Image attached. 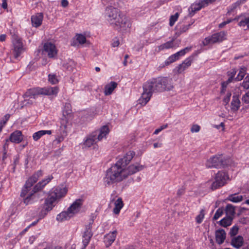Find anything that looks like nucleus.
I'll return each mask as SVG.
<instances>
[{
	"instance_id": "1",
	"label": "nucleus",
	"mask_w": 249,
	"mask_h": 249,
	"mask_svg": "<svg viewBox=\"0 0 249 249\" xmlns=\"http://www.w3.org/2000/svg\"><path fill=\"white\" fill-rule=\"evenodd\" d=\"M143 168L142 165L138 163L124 168L123 166L121 165L119 162H117L107 171L104 181L108 185L121 182L129 176L142 170Z\"/></svg>"
},
{
	"instance_id": "2",
	"label": "nucleus",
	"mask_w": 249,
	"mask_h": 249,
	"mask_svg": "<svg viewBox=\"0 0 249 249\" xmlns=\"http://www.w3.org/2000/svg\"><path fill=\"white\" fill-rule=\"evenodd\" d=\"M106 15L108 17V21L117 30L124 31L131 26L129 18L115 8L112 6L107 7Z\"/></svg>"
},
{
	"instance_id": "3",
	"label": "nucleus",
	"mask_w": 249,
	"mask_h": 249,
	"mask_svg": "<svg viewBox=\"0 0 249 249\" xmlns=\"http://www.w3.org/2000/svg\"><path fill=\"white\" fill-rule=\"evenodd\" d=\"M67 193L65 187H57L50 192L49 196L46 199L43 207L40 213V216L44 217L54 206V203H57L60 199L64 197Z\"/></svg>"
},
{
	"instance_id": "4",
	"label": "nucleus",
	"mask_w": 249,
	"mask_h": 249,
	"mask_svg": "<svg viewBox=\"0 0 249 249\" xmlns=\"http://www.w3.org/2000/svg\"><path fill=\"white\" fill-rule=\"evenodd\" d=\"M143 91L138 101L139 104L144 106L149 101L153 92H162L159 77L153 78L146 82L143 86Z\"/></svg>"
},
{
	"instance_id": "5",
	"label": "nucleus",
	"mask_w": 249,
	"mask_h": 249,
	"mask_svg": "<svg viewBox=\"0 0 249 249\" xmlns=\"http://www.w3.org/2000/svg\"><path fill=\"white\" fill-rule=\"evenodd\" d=\"M229 163V159L225 158L222 155H216L207 160L206 166L208 168H219L224 167Z\"/></svg>"
},
{
	"instance_id": "6",
	"label": "nucleus",
	"mask_w": 249,
	"mask_h": 249,
	"mask_svg": "<svg viewBox=\"0 0 249 249\" xmlns=\"http://www.w3.org/2000/svg\"><path fill=\"white\" fill-rule=\"evenodd\" d=\"M228 179V175L226 172L219 171L215 175L214 181L212 183L210 188L212 190H214L223 186L227 183Z\"/></svg>"
},
{
	"instance_id": "7",
	"label": "nucleus",
	"mask_w": 249,
	"mask_h": 249,
	"mask_svg": "<svg viewBox=\"0 0 249 249\" xmlns=\"http://www.w3.org/2000/svg\"><path fill=\"white\" fill-rule=\"evenodd\" d=\"M227 33L222 31L212 35L211 36L206 37L202 41L203 45L207 46L223 41L226 39Z\"/></svg>"
},
{
	"instance_id": "8",
	"label": "nucleus",
	"mask_w": 249,
	"mask_h": 249,
	"mask_svg": "<svg viewBox=\"0 0 249 249\" xmlns=\"http://www.w3.org/2000/svg\"><path fill=\"white\" fill-rule=\"evenodd\" d=\"M42 176V171L41 170H39L28 178L21 191L20 194L21 196L24 197L27 195L28 192L30 190L31 187L37 181L39 178Z\"/></svg>"
},
{
	"instance_id": "9",
	"label": "nucleus",
	"mask_w": 249,
	"mask_h": 249,
	"mask_svg": "<svg viewBox=\"0 0 249 249\" xmlns=\"http://www.w3.org/2000/svg\"><path fill=\"white\" fill-rule=\"evenodd\" d=\"M36 88H33L28 89L23 95L24 100L22 102L21 107L28 105H33L34 100L39 95L38 93L35 91Z\"/></svg>"
},
{
	"instance_id": "10",
	"label": "nucleus",
	"mask_w": 249,
	"mask_h": 249,
	"mask_svg": "<svg viewBox=\"0 0 249 249\" xmlns=\"http://www.w3.org/2000/svg\"><path fill=\"white\" fill-rule=\"evenodd\" d=\"M42 54L47 55L50 58H54L57 54V50L55 45L50 42H47L43 45L41 50Z\"/></svg>"
},
{
	"instance_id": "11",
	"label": "nucleus",
	"mask_w": 249,
	"mask_h": 249,
	"mask_svg": "<svg viewBox=\"0 0 249 249\" xmlns=\"http://www.w3.org/2000/svg\"><path fill=\"white\" fill-rule=\"evenodd\" d=\"M36 90H35L36 93H38L39 95H54L56 96L57 94L59 88L58 87H48L43 88H36Z\"/></svg>"
},
{
	"instance_id": "12",
	"label": "nucleus",
	"mask_w": 249,
	"mask_h": 249,
	"mask_svg": "<svg viewBox=\"0 0 249 249\" xmlns=\"http://www.w3.org/2000/svg\"><path fill=\"white\" fill-rule=\"evenodd\" d=\"M13 42L14 56L15 58H18L24 50L23 44L21 39L18 37H15Z\"/></svg>"
},
{
	"instance_id": "13",
	"label": "nucleus",
	"mask_w": 249,
	"mask_h": 249,
	"mask_svg": "<svg viewBox=\"0 0 249 249\" xmlns=\"http://www.w3.org/2000/svg\"><path fill=\"white\" fill-rule=\"evenodd\" d=\"M159 77L162 88V91L166 90H170L173 89L174 86L172 78L166 77Z\"/></svg>"
},
{
	"instance_id": "14",
	"label": "nucleus",
	"mask_w": 249,
	"mask_h": 249,
	"mask_svg": "<svg viewBox=\"0 0 249 249\" xmlns=\"http://www.w3.org/2000/svg\"><path fill=\"white\" fill-rule=\"evenodd\" d=\"M118 231L117 230H114L112 231L109 232L108 233L106 234L104 236V242L107 248L109 247L115 241Z\"/></svg>"
},
{
	"instance_id": "15",
	"label": "nucleus",
	"mask_w": 249,
	"mask_h": 249,
	"mask_svg": "<svg viewBox=\"0 0 249 249\" xmlns=\"http://www.w3.org/2000/svg\"><path fill=\"white\" fill-rule=\"evenodd\" d=\"M83 200L82 199H76L68 209L72 216L79 212L83 204Z\"/></svg>"
},
{
	"instance_id": "16",
	"label": "nucleus",
	"mask_w": 249,
	"mask_h": 249,
	"mask_svg": "<svg viewBox=\"0 0 249 249\" xmlns=\"http://www.w3.org/2000/svg\"><path fill=\"white\" fill-rule=\"evenodd\" d=\"M92 235L91 226L89 225L86 227L85 231L82 235V243L83 244L82 249H85L88 245Z\"/></svg>"
},
{
	"instance_id": "17",
	"label": "nucleus",
	"mask_w": 249,
	"mask_h": 249,
	"mask_svg": "<svg viewBox=\"0 0 249 249\" xmlns=\"http://www.w3.org/2000/svg\"><path fill=\"white\" fill-rule=\"evenodd\" d=\"M53 178V177L51 176H48L46 178L43 179L41 181L36 184L33 188V191L35 193L38 191L41 190Z\"/></svg>"
},
{
	"instance_id": "18",
	"label": "nucleus",
	"mask_w": 249,
	"mask_h": 249,
	"mask_svg": "<svg viewBox=\"0 0 249 249\" xmlns=\"http://www.w3.org/2000/svg\"><path fill=\"white\" fill-rule=\"evenodd\" d=\"M216 242L219 244H222L226 238V233L224 230L220 229L215 231Z\"/></svg>"
},
{
	"instance_id": "19",
	"label": "nucleus",
	"mask_w": 249,
	"mask_h": 249,
	"mask_svg": "<svg viewBox=\"0 0 249 249\" xmlns=\"http://www.w3.org/2000/svg\"><path fill=\"white\" fill-rule=\"evenodd\" d=\"M193 60V57L190 56L186 58L181 64L179 65L177 68L178 73H181L189 66H190L192 63Z\"/></svg>"
},
{
	"instance_id": "20",
	"label": "nucleus",
	"mask_w": 249,
	"mask_h": 249,
	"mask_svg": "<svg viewBox=\"0 0 249 249\" xmlns=\"http://www.w3.org/2000/svg\"><path fill=\"white\" fill-rule=\"evenodd\" d=\"M134 156V153L132 151L127 152L126 155L122 159H121L117 162H119L121 166H123L124 168H127V165L131 161Z\"/></svg>"
},
{
	"instance_id": "21",
	"label": "nucleus",
	"mask_w": 249,
	"mask_h": 249,
	"mask_svg": "<svg viewBox=\"0 0 249 249\" xmlns=\"http://www.w3.org/2000/svg\"><path fill=\"white\" fill-rule=\"evenodd\" d=\"M23 139V136L20 131L17 130L11 134L9 140L16 143L20 142Z\"/></svg>"
},
{
	"instance_id": "22",
	"label": "nucleus",
	"mask_w": 249,
	"mask_h": 249,
	"mask_svg": "<svg viewBox=\"0 0 249 249\" xmlns=\"http://www.w3.org/2000/svg\"><path fill=\"white\" fill-rule=\"evenodd\" d=\"M43 18V15L42 13H37L34 15L31 18L32 24L36 27H39L41 25Z\"/></svg>"
},
{
	"instance_id": "23",
	"label": "nucleus",
	"mask_w": 249,
	"mask_h": 249,
	"mask_svg": "<svg viewBox=\"0 0 249 249\" xmlns=\"http://www.w3.org/2000/svg\"><path fill=\"white\" fill-rule=\"evenodd\" d=\"M109 130L107 126L104 125L102 126L97 132L96 138L98 141H101L109 133Z\"/></svg>"
},
{
	"instance_id": "24",
	"label": "nucleus",
	"mask_w": 249,
	"mask_h": 249,
	"mask_svg": "<svg viewBox=\"0 0 249 249\" xmlns=\"http://www.w3.org/2000/svg\"><path fill=\"white\" fill-rule=\"evenodd\" d=\"M117 83L115 82L112 81L110 83L106 85L104 89V94L105 95H110L113 91L116 88Z\"/></svg>"
},
{
	"instance_id": "25",
	"label": "nucleus",
	"mask_w": 249,
	"mask_h": 249,
	"mask_svg": "<svg viewBox=\"0 0 249 249\" xmlns=\"http://www.w3.org/2000/svg\"><path fill=\"white\" fill-rule=\"evenodd\" d=\"M97 132L93 133L92 135L89 136L85 140L84 145L87 147H89L94 143L96 142Z\"/></svg>"
},
{
	"instance_id": "26",
	"label": "nucleus",
	"mask_w": 249,
	"mask_h": 249,
	"mask_svg": "<svg viewBox=\"0 0 249 249\" xmlns=\"http://www.w3.org/2000/svg\"><path fill=\"white\" fill-rule=\"evenodd\" d=\"M238 24L240 27H243L245 30H249V14H244L243 18Z\"/></svg>"
},
{
	"instance_id": "27",
	"label": "nucleus",
	"mask_w": 249,
	"mask_h": 249,
	"mask_svg": "<svg viewBox=\"0 0 249 249\" xmlns=\"http://www.w3.org/2000/svg\"><path fill=\"white\" fill-rule=\"evenodd\" d=\"M72 217L73 216L68 210H67V211L62 212L60 214H58L56 217V219L58 221L62 222L68 220Z\"/></svg>"
},
{
	"instance_id": "28",
	"label": "nucleus",
	"mask_w": 249,
	"mask_h": 249,
	"mask_svg": "<svg viewBox=\"0 0 249 249\" xmlns=\"http://www.w3.org/2000/svg\"><path fill=\"white\" fill-rule=\"evenodd\" d=\"M244 242L243 238L241 236H238L234 237L231 240V245L234 248L239 249L242 246Z\"/></svg>"
},
{
	"instance_id": "29",
	"label": "nucleus",
	"mask_w": 249,
	"mask_h": 249,
	"mask_svg": "<svg viewBox=\"0 0 249 249\" xmlns=\"http://www.w3.org/2000/svg\"><path fill=\"white\" fill-rule=\"evenodd\" d=\"M240 101L238 97L237 96H233L231 102V110L233 112L237 111L240 107Z\"/></svg>"
},
{
	"instance_id": "30",
	"label": "nucleus",
	"mask_w": 249,
	"mask_h": 249,
	"mask_svg": "<svg viewBox=\"0 0 249 249\" xmlns=\"http://www.w3.org/2000/svg\"><path fill=\"white\" fill-rule=\"evenodd\" d=\"M115 207L113 209V212L115 214L119 213L121 209L124 206V203L121 198H118L115 202Z\"/></svg>"
},
{
	"instance_id": "31",
	"label": "nucleus",
	"mask_w": 249,
	"mask_h": 249,
	"mask_svg": "<svg viewBox=\"0 0 249 249\" xmlns=\"http://www.w3.org/2000/svg\"><path fill=\"white\" fill-rule=\"evenodd\" d=\"M51 134L52 131L51 130H40L35 133L33 135V138L34 141H37L42 136L46 134L51 135Z\"/></svg>"
},
{
	"instance_id": "32",
	"label": "nucleus",
	"mask_w": 249,
	"mask_h": 249,
	"mask_svg": "<svg viewBox=\"0 0 249 249\" xmlns=\"http://www.w3.org/2000/svg\"><path fill=\"white\" fill-rule=\"evenodd\" d=\"M174 47V40L168 41L158 46L159 51H162L164 49H169Z\"/></svg>"
},
{
	"instance_id": "33",
	"label": "nucleus",
	"mask_w": 249,
	"mask_h": 249,
	"mask_svg": "<svg viewBox=\"0 0 249 249\" xmlns=\"http://www.w3.org/2000/svg\"><path fill=\"white\" fill-rule=\"evenodd\" d=\"M225 213L226 216L233 217L235 213L234 207L231 204H228L225 208Z\"/></svg>"
},
{
	"instance_id": "34",
	"label": "nucleus",
	"mask_w": 249,
	"mask_h": 249,
	"mask_svg": "<svg viewBox=\"0 0 249 249\" xmlns=\"http://www.w3.org/2000/svg\"><path fill=\"white\" fill-rule=\"evenodd\" d=\"M233 217L226 216L219 221L220 225L224 227H227L231 224Z\"/></svg>"
},
{
	"instance_id": "35",
	"label": "nucleus",
	"mask_w": 249,
	"mask_h": 249,
	"mask_svg": "<svg viewBox=\"0 0 249 249\" xmlns=\"http://www.w3.org/2000/svg\"><path fill=\"white\" fill-rule=\"evenodd\" d=\"M243 196L241 195L237 196L236 194L231 195L229 196L228 199L234 203H238L242 201Z\"/></svg>"
},
{
	"instance_id": "36",
	"label": "nucleus",
	"mask_w": 249,
	"mask_h": 249,
	"mask_svg": "<svg viewBox=\"0 0 249 249\" xmlns=\"http://www.w3.org/2000/svg\"><path fill=\"white\" fill-rule=\"evenodd\" d=\"M49 81L52 84H56L58 83L59 80L56 74L52 73L48 75Z\"/></svg>"
},
{
	"instance_id": "37",
	"label": "nucleus",
	"mask_w": 249,
	"mask_h": 249,
	"mask_svg": "<svg viewBox=\"0 0 249 249\" xmlns=\"http://www.w3.org/2000/svg\"><path fill=\"white\" fill-rule=\"evenodd\" d=\"M241 87H242L245 89H249V74L247 75L245 78L243 79V81L240 84Z\"/></svg>"
},
{
	"instance_id": "38",
	"label": "nucleus",
	"mask_w": 249,
	"mask_h": 249,
	"mask_svg": "<svg viewBox=\"0 0 249 249\" xmlns=\"http://www.w3.org/2000/svg\"><path fill=\"white\" fill-rule=\"evenodd\" d=\"M205 7L204 6H202L201 4V1L198 3L193 4L191 5L190 9L192 11L196 12L199 11L201 8Z\"/></svg>"
},
{
	"instance_id": "39",
	"label": "nucleus",
	"mask_w": 249,
	"mask_h": 249,
	"mask_svg": "<svg viewBox=\"0 0 249 249\" xmlns=\"http://www.w3.org/2000/svg\"><path fill=\"white\" fill-rule=\"evenodd\" d=\"M244 1V0H240L239 1H238L235 3H233L228 10L227 14L229 15L232 11H233L235 8H236V7L238 6L241 3L243 2Z\"/></svg>"
},
{
	"instance_id": "40",
	"label": "nucleus",
	"mask_w": 249,
	"mask_h": 249,
	"mask_svg": "<svg viewBox=\"0 0 249 249\" xmlns=\"http://www.w3.org/2000/svg\"><path fill=\"white\" fill-rule=\"evenodd\" d=\"M76 40L80 44H84L86 42V38L85 36L81 34H78L76 36Z\"/></svg>"
},
{
	"instance_id": "41",
	"label": "nucleus",
	"mask_w": 249,
	"mask_h": 249,
	"mask_svg": "<svg viewBox=\"0 0 249 249\" xmlns=\"http://www.w3.org/2000/svg\"><path fill=\"white\" fill-rule=\"evenodd\" d=\"M178 58L176 56L175 54L171 55L167 60V61H165V63L166 65H168L170 64L175 62L177 60H178Z\"/></svg>"
},
{
	"instance_id": "42",
	"label": "nucleus",
	"mask_w": 249,
	"mask_h": 249,
	"mask_svg": "<svg viewBox=\"0 0 249 249\" xmlns=\"http://www.w3.org/2000/svg\"><path fill=\"white\" fill-rule=\"evenodd\" d=\"M179 16L178 13H176L174 15H172L170 18L169 24L171 26H172L175 24V22L177 21Z\"/></svg>"
},
{
	"instance_id": "43",
	"label": "nucleus",
	"mask_w": 249,
	"mask_h": 249,
	"mask_svg": "<svg viewBox=\"0 0 249 249\" xmlns=\"http://www.w3.org/2000/svg\"><path fill=\"white\" fill-rule=\"evenodd\" d=\"M204 217V212L202 210L200 212L199 214L196 217V219L197 223L200 224L202 222Z\"/></svg>"
},
{
	"instance_id": "44",
	"label": "nucleus",
	"mask_w": 249,
	"mask_h": 249,
	"mask_svg": "<svg viewBox=\"0 0 249 249\" xmlns=\"http://www.w3.org/2000/svg\"><path fill=\"white\" fill-rule=\"evenodd\" d=\"M223 213V210L222 209L219 208L215 213L213 219L214 220L218 219Z\"/></svg>"
},
{
	"instance_id": "45",
	"label": "nucleus",
	"mask_w": 249,
	"mask_h": 249,
	"mask_svg": "<svg viewBox=\"0 0 249 249\" xmlns=\"http://www.w3.org/2000/svg\"><path fill=\"white\" fill-rule=\"evenodd\" d=\"M239 228L237 226H234L230 230V234L231 236H235L238 233Z\"/></svg>"
},
{
	"instance_id": "46",
	"label": "nucleus",
	"mask_w": 249,
	"mask_h": 249,
	"mask_svg": "<svg viewBox=\"0 0 249 249\" xmlns=\"http://www.w3.org/2000/svg\"><path fill=\"white\" fill-rule=\"evenodd\" d=\"M200 129V127L198 124H193L191 128L192 133L198 132Z\"/></svg>"
},
{
	"instance_id": "47",
	"label": "nucleus",
	"mask_w": 249,
	"mask_h": 249,
	"mask_svg": "<svg viewBox=\"0 0 249 249\" xmlns=\"http://www.w3.org/2000/svg\"><path fill=\"white\" fill-rule=\"evenodd\" d=\"M242 100L246 104L249 103V91L243 96Z\"/></svg>"
},
{
	"instance_id": "48",
	"label": "nucleus",
	"mask_w": 249,
	"mask_h": 249,
	"mask_svg": "<svg viewBox=\"0 0 249 249\" xmlns=\"http://www.w3.org/2000/svg\"><path fill=\"white\" fill-rule=\"evenodd\" d=\"M245 76V72L242 71H240L237 76L235 78V80L236 81H241V80H242L243 79V77H244Z\"/></svg>"
},
{
	"instance_id": "49",
	"label": "nucleus",
	"mask_w": 249,
	"mask_h": 249,
	"mask_svg": "<svg viewBox=\"0 0 249 249\" xmlns=\"http://www.w3.org/2000/svg\"><path fill=\"white\" fill-rule=\"evenodd\" d=\"M216 0H203L201 1V4L202 6H206L209 4L212 3Z\"/></svg>"
},
{
	"instance_id": "50",
	"label": "nucleus",
	"mask_w": 249,
	"mask_h": 249,
	"mask_svg": "<svg viewBox=\"0 0 249 249\" xmlns=\"http://www.w3.org/2000/svg\"><path fill=\"white\" fill-rule=\"evenodd\" d=\"M167 126H168L167 124H166L161 126L160 128H159L155 130L154 134H158L161 130L166 128L167 127Z\"/></svg>"
},
{
	"instance_id": "51",
	"label": "nucleus",
	"mask_w": 249,
	"mask_h": 249,
	"mask_svg": "<svg viewBox=\"0 0 249 249\" xmlns=\"http://www.w3.org/2000/svg\"><path fill=\"white\" fill-rule=\"evenodd\" d=\"M231 95V94L230 92H228L226 94L225 97L224 98L223 101L224 103H226V104H227L229 103Z\"/></svg>"
},
{
	"instance_id": "52",
	"label": "nucleus",
	"mask_w": 249,
	"mask_h": 249,
	"mask_svg": "<svg viewBox=\"0 0 249 249\" xmlns=\"http://www.w3.org/2000/svg\"><path fill=\"white\" fill-rule=\"evenodd\" d=\"M190 26V24L183 25L182 26V27L180 28V32L183 33V32H186V31H187L188 30Z\"/></svg>"
},
{
	"instance_id": "53",
	"label": "nucleus",
	"mask_w": 249,
	"mask_h": 249,
	"mask_svg": "<svg viewBox=\"0 0 249 249\" xmlns=\"http://www.w3.org/2000/svg\"><path fill=\"white\" fill-rule=\"evenodd\" d=\"M2 4H1V7L4 9H6L7 8V0H2Z\"/></svg>"
},
{
	"instance_id": "54",
	"label": "nucleus",
	"mask_w": 249,
	"mask_h": 249,
	"mask_svg": "<svg viewBox=\"0 0 249 249\" xmlns=\"http://www.w3.org/2000/svg\"><path fill=\"white\" fill-rule=\"evenodd\" d=\"M228 82H226V83L224 82V83H222V89H221V93H224L226 88V86L228 84Z\"/></svg>"
},
{
	"instance_id": "55",
	"label": "nucleus",
	"mask_w": 249,
	"mask_h": 249,
	"mask_svg": "<svg viewBox=\"0 0 249 249\" xmlns=\"http://www.w3.org/2000/svg\"><path fill=\"white\" fill-rule=\"evenodd\" d=\"M176 56L179 59V56L184 55V51H182V50L177 52V53H175Z\"/></svg>"
},
{
	"instance_id": "56",
	"label": "nucleus",
	"mask_w": 249,
	"mask_h": 249,
	"mask_svg": "<svg viewBox=\"0 0 249 249\" xmlns=\"http://www.w3.org/2000/svg\"><path fill=\"white\" fill-rule=\"evenodd\" d=\"M214 127L216 128L217 129H220V127L222 128V130H224V124L223 123H221L219 125H214Z\"/></svg>"
},
{
	"instance_id": "57",
	"label": "nucleus",
	"mask_w": 249,
	"mask_h": 249,
	"mask_svg": "<svg viewBox=\"0 0 249 249\" xmlns=\"http://www.w3.org/2000/svg\"><path fill=\"white\" fill-rule=\"evenodd\" d=\"M33 194H31V195H30L29 196H27L24 200V203H25L26 204H28L29 203V201L31 199V196H32Z\"/></svg>"
},
{
	"instance_id": "58",
	"label": "nucleus",
	"mask_w": 249,
	"mask_h": 249,
	"mask_svg": "<svg viewBox=\"0 0 249 249\" xmlns=\"http://www.w3.org/2000/svg\"><path fill=\"white\" fill-rule=\"evenodd\" d=\"M61 5L63 7H66L68 5V1L67 0H62Z\"/></svg>"
},
{
	"instance_id": "59",
	"label": "nucleus",
	"mask_w": 249,
	"mask_h": 249,
	"mask_svg": "<svg viewBox=\"0 0 249 249\" xmlns=\"http://www.w3.org/2000/svg\"><path fill=\"white\" fill-rule=\"evenodd\" d=\"M243 16H244V14H241V15L238 16V17H236L235 18H234V19H232V20H241L242 18H243Z\"/></svg>"
},
{
	"instance_id": "60",
	"label": "nucleus",
	"mask_w": 249,
	"mask_h": 249,
	"mask_svg": "<svg viewBox=\"0 0 249 249\" xmlns=\"http://www.w3.org/2000/svg\"><path fill=\"white\" fill-rule=\"evenodd\" d=\"M6 36L5 34L1 35L0 36V41H4L5 40Z\"/></svg>"
},
{
	"instance_id": "61",
	"label": "nucleus",
	"mask_w": 249,
	"mask_h": 249,
	"mask_svg": "<svg viewBox=\"0 0 249 249\" xmlns=\"http://www.w3.org/2000/svg\"><path fill=\"white\" fill-rule=\"evenodd\" d=\"M192 47H186L185 48L181 50L182 51H184V54H185L187 52H189L191 50Z\"/></svg>"
},
{
	"instance_id": "62",
	"label": "nucleus",
	"mask_w": 249,
	"mask_h": 249,
	"mask_svg": "<svg viewBox=\"0 0 249 249\" xmlns=\"http://www.w3.org/2000/svg\"><path fill=\"white\" fill-rule=\"evenodd\" d=\"M119 45V41L118 40L114 41V42L112 43V46L113 47H117Z\"/></svg>"
},
{
	"instance_id": "63",
	"label": "nucleus",
	"mask_w": 249,
	"mask_h": 249,
	"mask_svg": "<svg viewBox=\"0 0 249 249\" xmlns=\"http://www.w3.org/2000/svg\"><path fill=\"white\" fill-rule=\"evenodd\" d=\"M184 191L183 189H180L178 192V195L179 196H180V195H182L184 193Z\"/></svg>"
},
{
	"instance_id": "64",
	"label": "nucleus",
	"mask_w": 249,
	"mask_h": 249,
	"mask_svg": "<svg viewBox=\"0 0 249 249\" xmlns=\"http://www.w3.org/2000/svg\"><path fill=\"white\" fill-rule=\"evenodd\" d=\"M51 249H64L63 248L60 246H56L51 248Z\"/></svg>"
}]
</instances>
